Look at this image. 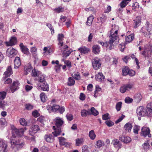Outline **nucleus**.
Segmentation results:
<instances>
[{
	"instance_id": "f257e3e1",
	"label": "nucleus",
	"mask_w": 152,
	"mask_h": 152,
	"mask_svg": "<svg viewBox=\"0 0 152 152\" xmlns=\"http://www.w3.org/2000/svg\"><path fill=\"white\" fill-rule=\"evenodd\" d=\"M26 130V127L20 129L16 128L13 130V135L10 139V143L12 148H15L17 149H19L23 147L24 144L23 141L21 140H19V137L16 136L15 134L18 136H21Z\"/></svg>"
},
{
	"instance_id": "f03ea898",
	"label": "nucleus",
	"mask_w": 152,
	"mask_h": 152,
	"mask_svg": "<svg viewBox=\"0 0 152 152\" xmlns=\"http://www.w3.org/2000/svg\"><path fill=\"white\" fill-rule=\"evenodd\" d=\"M115 27V25L112 26V29L110 31V35L109 37V40L107 42L110 50H111L113 48V43L114 42H118V37L117 36L118 30H114V28Z\"/></svg>"
},
{
	"instance_id": "7ed1b4c3",
	"label": "nucleus",
	"mask_w": 152,
	"mask_h": 152,
	"mask_svg": "<svg viewBox=\"0 0 152 152\" xmlns=\"http://www.w3.org/2000/svg\"><path fill=\"white\" fill-rule=\"evenodd\" d=\"M55 125L56 127L53 126V129L54 130V132H52L54 137H57L60 135L62 132L61 127L64 123V122L62 119L59 117H56L55 118Z\"/></svg>"
},
{
	"instance_id": "20e7f679",
	"label": "nucleus",
	"mask_w": 152,
	"mask_h": 152,
	"mask_svg": "<svg viewBox=\"0 0 152 152\" xmlns=\"http://www.w3.org/2000/svg\"><path fill=\"white\" fill-rule=\"evenodd\" d=\"M12 74V71L11 66H9L7 67V71L4 72L3 77L2 78V80L4 82V84H9L11 83L12 79L10 78H8V77Z\"/></svg>"
},
{
	"instance_id": "39448f33",
	"label": "nucleus",
	"mask_w": 152,
	"mask_h": 152,
	"mask_svg": "<svg viewBox=\"0 0 152 152\" xmlns=\"http://www.w3.org/2000/svg\"><path fill=\"white\" fill-rule=\"evenodd\" d=\"M100 61V60L97 58H95L92 60V66L95 69L97 70L100 68L101 65Z\"/></svg>"
},
{
	"instance_id": "423d86ee",
	"label": "nucleus",
	"mask_w": 152,
	"mask_h": 152,
	"mask_svg": "<svg viewBox=\"0 0 152 152\" xmlns=\"http://www.w3.org/2000/svg\"><path fill=\"white\" fill-rule=\"evenodd\" d=\"M141 135L144 137L148 136L149 137H151V136L150 133L149 129L146 127H142L141 129Z\"/></svg>"
},
{
	"instance_id": "0eeeda50",
	"label": "nucleus",
	"mask_w": 152,
	"mask_h": 152,
	"mask_svg": "<svg viewBox=\"0 0 152 152\" xmlns=\"http://www.w3.org/2000/svg\"><path fill=\"white\" fill-rule=\"evenodd\" d=\"M136 113L139 116H147V109L146 110L142 106L138 107L136 110Z\"/></svg>"
},
{
	"instance_id": "6e6552de",
	"label": "nucleus",
	"mask_w": 152,
	"mask_h": 152,
	"mask_svg": "<svg viewBox=\"0 0 152 152\" xmlns=\"http://www.w3.org/2000/svg\"><path fill=\"white\" fill-rule=\"evenodd\" d=\"M6 92L5 91L0 92V108H4L6 105V103L3 100L6 97Z\"/></svg>"
},
{
	"instance_id": "1a4fd4ad",
	"label": "nucleus",
	"mask_w": 152,
	"mask_h": 152,
	"mask_svg": "<svg viewBox=\"0 0 152 152\" xmlns=\"http://www.w3.org/2000/svg\"><path fill=\"white\" fill-rule=\"evenodd\" d=\"M17 53V50L15 49L12 48H10L7 50L6 54L8 56L11 58L15 56Z\"/></svg>"
},
{
	"instance_id": "9d476101",
	"label": "nucleus",
	"mask_w": 152,
	"mask_h": 152,
	"mask_svg": "<svg viewBox=\"0 0 152 152\" xmlns=\"http://www.w3.org/2000/svg\"><path fill=\"white\" fill-rule=\"evenodd\" d=\"M40 129L38 125H33L29 130V134L33 136L34 134L36 133Z\"/></svg>"
},
{
	"instance_id": "9b49d317",
	"label": "nucleus",
	"mask_w": 152,
	"mask_h": 152,
	"mask_svg": "<svg viewBox=\"0 0 152 152\" xmlns=\"http://www.w3.org/2000/svg\"><path fill=\"white\" fill-rule=\"evenodd\" d=\"M132 86L130 84H126L123 85L120 88V92L124 93L126 91H129L132 88Z\"/></svg>"
},
{
	"instance_id": "f8f14e48",
	"label": "nucleus",
	"mask_w": 152,
	"mask_h": 152,
	"mask_svg": "<svg viewBox=\"0 0 152 152\" xmlns=\"http://www.w3.org/2000/svg\"><path fill=\"white\" fill-rule=\"evenodd\" d=\"M37 86L39 89L40 88L41 89L44 91H48L49 90V86L48 85L46 82L43 83V84H37Z\"/></svg>"
},
{
	"instance_id": "ddd939ff",
	"label": "nucleus",
	"mask_w": 152,
	"mask_h": 152,
	"mask_svg": "<svg viewBox=\"0 0 152 152\" xmlns=\"http://www.w3.org/2000/svg\"><path fill=\"white\" fill-rule=\"evenodd\" d=\"M7 143L6 141L0 138V151L6 150Z\"/></svg>"
},
{
	"instance_id": "4468645a",
	"label": "nucleus",
	"mask_w": 152,
	"mask_h": 152,
	"mask_svg": "<svg viewBox=\"0 0 152 152\" xmlns=\"http://www.w3.org/2000/svg\"><path fill=\"white\" fill-rule=\"evenodd\" d=\"M147 116H152V102L148 104L147 105Z\"/></svg>"
},
{
	"instance_id": "2eb2a0df",
	"label": "nucleus",
	"mask_w": 152,
	"mask_h": 152,
	"mask_svg": "<svg viewBox=\"0 0 152 152\" xmlns=\"http://www.w3.org/2000/svg\"><path fill=\"white\" fill-rule=\"evenodd\" d=\"M96 80L100 82H103L105 79V76L102 72H99L95 75Z\"/></svg>"
},
{
	"instance_id": "dca6fc26",
	"label": "nucleus",
	"mask_w": 152,
	"mask_h": 152,
	"mask_svg": "<svg viewBox=\"0 0 152 152\" xmlns=\"http://www.w3.org/2000/svg\"><path fill=\"white\" fill-rule=\"evenodd\" d=\"M112 144L115 147L119 148H121L122 146V144L119 140L116 139H114L113 140Z\"/></svg>"
},
{
	"instance_id": "f3484780",
	"label": "nucleus",
	"mask_w": 152,
	"mask_h": 152,
	"mask_svg": "<svg viewBox=\"0 0 152 152\" xmlns=\"http://www.w3.org/2000/svg\"><path fill=\"white\" fill-rule=\"evenodd\" d=\"M19 84L17 81L13 82L12 86L10 87L11 91L12 93H13L17 89Z\"/></svg>"
},
{
	"instance_id": "a211bd4d",
	"label": "nucleus",
	"mask_w": 152,
	"mask_h": 152,
	"mask_svg": "<svg viewBox=\"0 0 152 152\" xmlns=\"http://www.w3.org/2000/svg\"><path fill=\"white\" fill-rule=\"evenodd\" d=\"M119 140L124 143L129 142L131 141V139L129 137L124 136L120 137Z\"/></svg>"
},
{
	"instance_id": "6ab92c4d",
	"label": "nucleus",
	"mask_w": 152,
	"mask_h": 152,
	"mask_svg": "<svg viewBox=\"0 0 152 152\" xmlns=\"http://www.w3.org/2000/svg\"><path fill=\"white\" fill-rule=\"evenodd\" d=\"M20 46L22 52L24 53L27 55L29 53L28 49L24 46L22 43L20 44Z\"/></svg>"
},
{
	"instance_id": "aec40b11",
	"label": "nucleus",
	"mask_w": 152,
	"mask_h": 152,
	"mask_svg": "<svg viewBox=\"0 0 152 152\" xmlns=\"http://www.w3.org/2000/svg\"><path fill=\"white\" fill-rule=\"evenodd\" d=\"M145 28L147 31L148 32V35L152 34V24H151L148 22H147Z\"/></svg>"
},
{
	"instance_id": "412c9836",
	"label": "nucleus",
	"mask_w": 152,
	"mask_h": 152,
	"mask_svg": "<svg viewBox=\"0 0 152 152\" xmlns=\"http://www.w3.org/2000/svg\"><path fill=\"white\" fill-rule=\"evenodd\" d=\"M64 38V35L62 34H59L58 36V40L59 41L58 45H60L61 46H62L63 44V40Z\"/></svg>"
},
{
	"instance_id": "4be33fe9",
	"label": "nucleus",
	"mask_w": 152,
	"mask_h": 152,
	"mask_svg": "<svg viewBox=\"0 0 152 152\" xmlns=\"http://www.w3.org/2000/svg\"><path fill=\"white\" fill-rule=\"evenodd\" d=\"M134 27L135 28H136L138 27L141 23V18L140 17H137L134 20Z\"/></svg>"
},
{
	"instance_id": "5701e85b",
	"label": "nucleus",
	"mask_w": 152,
	"mask_h": 152,
	"mask_svg": "<svg viewBox=\"0 0 152 152\" xmlns=\"http://www.w3.org/2000/svg\"><path fill=\"white\" fill-rule=\"evenodd\" d=\"M17 42L16 38L15 37H12L10 40L9 42H6L7 46H13Z\"/></svg>"
},
{
	"instance_id": "b1692460",
	"label": "nucleus",
	"mask_w": 152,
	"mask_h": 152,
	"mask_svg": "<svg viewBox=\"0 0 152 152\" xmlns=\"http://www.w3.org/2000/svg\"><path fill=\"white\" fill-rule=\"evenodd\" d=\"M21 64L20 58L17 57H15L14 61L15 68H18Z\"/></svg>"
},
{
	"instance_id": "393cba45",
	"label": "nucleus",
	"mask_w": 152,
	"mask_h": 152,
	"mask_svg": "<svg viewBox=\"0 0 152 152\" xmlns=\"http://www.w3.org/2000/svg\"><path fill=\"white\" fill-rule=\"evenodd\" d=\"M37 80L38 82L37 84H42L46 82L45 79V76L43 75H42L39 77L37 79Z\"/></svg>"
},
{
	"instance_id": "a878e982",
	"label": "nucleus",
	"mask_w": 152,
	"mask_h": 152,
	"mask_svg": "<svg viewBox=\"0 0 152 152\" xmlns=\"http://www.w3.org/2000/svg\"><path fill=\"white\" fill-rule=\"evenodd\" d=\"M72 52L71 50H64L63 53V60H64Z\"/></svg>"
},
{
	"instance_id": "bb28decb",
	"label": "nucleus",
	"mask_w": 152,
	"mask_h": 152,
	"mask_svg": "<svg viewBox=\"0 0 152 152\" xmlns=\"http://www.w3.org/2000/svg\"><path fill=\"white\" fill-rule=\"evenodd\" d=\"M134 38V34L128 36L126 38V44L132 41Z\"/></svg>"
},
{
	"instance_id": "cd10ccee",
	"label": "nucleus",
	"mask_w": 152,
	"mask_h": 152,
	"mask_svg": "<svg viewBox=\"0 0 152 152\" xmlns=\"http://www.w3.org/2000/svg\"><path fill=\"white\" fill-rule=\"evenodd\" d=\"M100 48L98 45H94L92 47L93 52L95 54H98L100 52Z\"/></svg>"
},
{
	"instance_id": "c85d7f7f",
	"label": "nucleus",
	"mask_w": 152,
	"mask_h": 152,
	"mask_svg": "<svg viewBox=\"0 0 152 152\" xmlns=\"http://www.w3.org/2000/svg\"><path fill=\"white\" fill-rule=\"evenodd\" d=\"M142 99V96L140 94H137L134 95V100L136 103H139Z\"/></svg>"
},
{
	"instance_id": "c756f323",
	"label": "nucleus",
	"mask_w": 152,
	"mask_h": 152,
	"mask_svg": "<svg viewBox=\"0 0 152 152\" xmlns=\"http://www.w3.org/2000/svg\"><path fill=\"white\" fill-rule=\"evenodd\" d=\"M44 138L46 140L49 142H52L53 141V137L51 134L46 135Z\"/></svg>"
},
{
	"instance_id": "7c9ffc66",
	"label": "nucleus",
	"mask_w": 152,
	"mask_h": 152,
	"mask_svg": "<svg viewBox=\"0 0 152 152\" xmlns=\"http://www.w3.org/2000/svg\"><path fill=\"white\" fill-rule=\"evenodd\" d=\"M81 113L82 117H86L87 115L91 114V112L89 110H88L85 109L81 110Z\"/></svg>"
},
{
	"instance_id": "2f4dec72",
	"label": "nucleus",
	"mask_w": 152,
	"mask_h": 152,
	"mask_svg": "<svg viewBox=\"0 0 152 152\" xmlns=\"http://www.w3.org/2000/svg\"><path fill=\"white\" fill-rule=\"evenodd\" d=\"M132 127V124L128 123L126 124L124 126V128L126 131L130 132Z\"/></svg>"
},
{
	"instance_id": "473e14b6",
	"label": "nucleus",
	"mask_w": 152,
	"mask_h": 152,
	"mask_svg": "<svg viewBox=\"0 0 152 152\" xmlns=\"http://www.w3.org/2000/svg\"><path fill=\"white\" fill-rule=\"evenodd\" d=\"M84 141V139L82 138H77L76 140V145L79 146L83 144Z\"/></svg>"
},
{
	"instance_id": "72a5a7b5",
	"label": "nucleus",
	"mask_w": 152,
	"mask_h": 152,
	"mask_svg": "<svg viewBox=\"0 0 152 152\" xmlns=\"http://www.w3.org/2000/svg\"><path fill=\"white\" fill-rule=\"evenodd\" d=\"M41 74L40 72L34 68L32 70V75L34 77H38Z\"/></svg>"
},
{
	"instance_id": "f704fd0d",
	"label": "nucleus",
	"mask_w": 152,
	"mask_h": 152,
	"mask_svg": "<svg viewBox=\"0 0 152 152\" xmlns=\"http://www.w3.org/2000/svg\"><path fill=\"white\" fill-rule=\"evenodd\" d=\"M89 136L91 139L94 140L95 139L96 135L94 130H92L89 132Z\"/></svg>"
},
{
	"instance_id": "c9c22d12",
	"label": "nucleus",
	"mask_w": 152,
	"mask_h": 152,
	"mask_svg": "<svg viewBox=\"0 0 152 152\" xmlns=\"http://www.w3.org/2000/svg\"><path fill=\"white\" fill-rule=\"evenodd\" d=\"M142 149L145 150H148L149 149L150 146L149 144L146 142L144 143L142 145Z\"/></svg>"
},
{
	"instance_id": "e433bc0d",
	"label": "nucleus",
	"mask_w": 152,
	"mask_h": 152,
	"mask_svg": "<svg viewBox=\"0 0 152 152\" xmlns=\"http://www.w3.org/2000/svg\"><path fill=\"white\" fill-rule=\"evenodd\" d=\"M94 18L93 16L92 15L87 18V20L86 22L87 24L89 26H90Z\"/></svg>"
},
{
	"instance_id": "4c0bfd02",
	"label": "nucleus",
	"mask_w": 152,
	"mask_h": 152,
	"mask_svg": "<svg viewBox=\"0 0 152 152\" xmlns=\"http://www.w3.org/2000/svg\"><path fill=\"white\" fill-rule=\"evenodd\" d=\"M73 78L76 80H79L80 79V74L78 72L74 73L72 75Z\"/></svg>"
},
{
	"instance_id": "58836bf2",
	"label": "nucleus",
	"mask_w": 152,
	"mask_h": 152,
	"mask_svg": "<svg viewBox=\"0 0 152 152\" xmlns=\"http://www.w3.org/2000/svg\"><path fill=\"white\" fill-rule=\"evenodd\" d=\"M129 69L128 67L125 66L122 69L123 75L124 76L128 74Z\"/></svg>"
},
{
	"instance_id": "ea45409f",
	"label": "nucleus",
	"mask_w": 152,
	"mask_h": 152,
	"mask_svg": "<svg viewBox=\"0 0 152 152\" xmlns=\"http://www.w3.org/2000/svg\"><path fill=\"white\" fill-rule=\"evenodd\" d=\"M32 69V66L30 64H28L24 68V69L26 72V74L27 75L28 72H30Z\"/></svg>"
},
{
	"instance_id": "a19ab883",
	"label": "nucleus",
	"mask_w": 152,
	"mask_h": 152,
	"mask_svg": "<svg viewBox=\"0 0 152 152\" xmlns=\"http://www.w3.org/2000/svg\"><path fill=\"white\" fill-rule=\"evenodd\" d=\"M40 96L42 102H44L46 101L47 97L44 93H41L40 94Z\"/></svg>"
},
{
	"instance_id": "79ce46f5",
	"label": "nucleus",
	"mask_w": 152,
	"mask_h": 152,
	"mask_svg": "<svg viewBox=\"0 0 152 152\" xmlns=\"http://www.w3.org/2000/svg\"><path fill=\"white\" fill-rule=\"evenodd\" d=\"M78 50L82 53H83L84 54L87 53L89 51L88 48H86L85 47L80 48L78 49Z\"/></svg>"
},
{
	"instance_id": "37998d69",
	"label": "nucleus",
	"mask_w": 152,
	"mask_h": 152,
	"mask_svg": "<svg viewBox=\"0 0 152 152\" xmlns=\"http://www.w3.org/2000/svg\"><path fill=\"white\" fill-rule=\"evenodd\" d=\"M96 145L98 148H100L101 147L104 146V142L101 140H99L96 142Z\"/></svg>"
},
{
	"instance_id": "c03bdc74",
	"label": "nucleus",
	"mask_w": 152,
	"mask_h": 152,
	"mask_svg": "<svg viewBox=\"0 0 152 152\" xmlns=\"http://www.w3.org/2000/svg\"><path fill=\"white\" fill-rule=\"evenodd\" d=\"M75 83V81L72 77H69L68 78V85L71 86L74 85Z\"/></svg>"
},
{
	"instance_id": "a18cd8bd",
	"label": "nucleus",
	"mask_w": 152,
	"mask_h": 152,
	"mask_svg": "<svg viewBox=\"0 0 152 152\" xmlns=\"http://www.w3.org/2000/svg\"><path fill=\"white\" fill-rule=\"evenodd\" d=\"M59 108V106L58 105L54 104L51 107V109L53 112H56L58 110Z\"/></svg>"
},
{
	"instance_id": "49530a36",
	"label": "nucleus",
	"mask_w": 152,
	"mask_h": 152,
	"mask_svg": "<svg viewBox=\"0 0 152 152\" xmlns=\"http://www.w3.org/2000/svg\"><path fill=\"white\" fill-rule=\"evenodd\" d=\"M122 102H120L117 103L115 106V108L117 111H119L121 108Z\"/></svg>"
},
{
	"instance_id": "de8ad7c7",
	"label": "nucleus",
	"mask_w": 152,
	"mask_h": 152,
	"mask_svg": "<svg viewBox=\"0 0 152 152\" xmlns=\"http://www.w3.org/2000/svg\"><path fill=\"white\" fill-rule=\"evenodd\" d=\"M91 114H92L94 116H96L98 114V112L97 111L95 110V108L92 107L91 108Z\"/></svg>"
},
{
	"instance_id": "09e8293b",
	"label": "nucleus",
	"mask_w": 152,
	"mask_h": 152,
	"mask_svg": "<svg viewBox=\"0 0 152 152\" xmlns=\"http://www.w3.org/2000/svg\"><path fill=\"white\" fill-rule=\"evenodd\" d=\"M31 52L33 56H36L37 55V49L35 47H33L31 48Z\"/></svg>"
},
{
	"instance_id": "8fccbe9b",
	"label": "nucleus",
	"mask_w": 152,
	"mask_h": 152,
	"mask_svg": "<svg viewBox=\"0 0 152 152\" xmlns=\"http://www.w3.org/2000/svg\"><path fill=\"white\" fill-rule=\"evenodd\" d=\"M20 124L21 125L23 126H26L27 124V122L26 121V120L23 118H20L19 120Z\"/></svg>"
},
{
	"instance_id": "3c124183",
	"label": "nucleus",
	"mask_w": 152,
	"mask_h": 152,
	"mask_svg": "<svg viewBox=\"0 0 152 152\" xmlns=\"http://www.w3.org/2000/svg\"><path fill=\"white\" fill-rule=\"evenodd\" d=\"M66 117L68 120L71 121L73 118V115L70 113H67L66 115Z\"/></svg>"
},
{
	"instance_id": "603ef678",
	"label": "nucleus",
	"mask_w": 152,
	"mask_h": 152,
	"mask_svg": "<svg viewBox=\"0 0 152 152\" xmlns=\"http://www.w3.org/2000/svg\"><path fill=\"white\" fill-rule=\"evenodd\" d=\"M140 126H135L134 127L133 129V132L134 133L136 134H137L138 133V131L140 129Z\"/></svg>"
},
{
	"instance_id": "864d4df0",
	"label": "nucleus",
	"mask_w": 152,
	"mask_h": 152,
	"mask_svg": "<svg viewBox=\"0 0 152 152\" xmlns=\"http://www.w3.org/2000/svg\"><path fill=\"white\" fill-rule=\"evenodd\" d=\"M133 99L132 98H130L129 97H127L126 98L125 100V102L127 103H130L132 102Z\"/></svg>"
},
{
	"instance_id": "5fc2aeb1",
	"label": "nucleus",
	"mask_w": 152,
	"mask_h": 152,
	"mask_svg": "<svg viewBox=\"0 0 152 152\" xmlns=\"http://www.w3.org/2000/svg\"><path fill=\"white\" fill-rule=\"evenodd\" d=\"M106 124L109 127L111 126L114 125V123L111 121H106L105 122Z\"/></svg>"
},
{
	"instance_id": "6e6d98bb",
	"label": "nucleus",
	"mask_w": 152,
	"mask_h": 152,
	"mask_svg": "<svg viewBox=\"0 0 152 152\" xmlns=\"http://www.w3.org/2000/svg\"><path fill=\"white\" fill-rule=\"evenodd\" d=\"M102 118L104 120H106L110 119V118L109 116V114L108 113H106L102 115Z\"/></svg>"
},
{
	"instance_id": "4d7b16f0",
	"label": "nucleus",
	"mask_w": 152,
	"mask_h": 152,
	"mask_svg": "<svg viewBox=\"0 0 152 152\" xmlns=\"http://www.w3.org/2000/svg\"><path fill=\"white\" fill-rule=\"evenodd\" d=\"M59 143L60 145H62L63 143L65 142L66 140L65 138L64 137H58Z\"/></svg>"
},
{
	"instance_id": "13d9d810",
	"label": "nucleus",
	"mask_w": 152,
	"mask_h": 152,
	"mask_svg": "<svg viewBox=\"0 0 152 152\" xmlns=\"http://www.w3.org/2000/svg\"><path fill=\"white\" fill-rule=\"evenodd\" d=\"M98 42L99 44H100L102 46H104L105 47H109V45H108L107 42H106L105 43H104L102 41H98Z\"/></svg>"
},
{
	"instance_id": "bf43d9fd",
	"label": "nucleus",
	"mask_w": 152,
	"mask_h": 152,
	"mask_svg": "<svg viewBox=\"0 0 152 152\" xmlns=\"http://www.w3.org/2000/svg\"><path fill=\"white\" fill-rule=\"evenodd\" d=\"M64 8L62 7H58L54 9V10L57 13H59L60 12H63L64 11Z\"/></svg>"
},
{
	"instance_id": "052dcab7",
	"label": "nucleus",
	"mask_w": 152,
	"mask_h": 152,
	"mask_svg": "<svg viewBox=\"0 0 152 152\" xmlns=\"http://www.w3.org/2000/svg\"><path fill=\"white\" fill-rule=\"evenodd\" d=\"M25 108L27 110H31L33 108V106L30 104H27L25 105Z\"/></svg>"
},
{
	"instance_id": "680f3d73",
	"label": "nucleus",
	"mask_w": 152,
	"mask_h": 152,
	"mask_svg": "<svg viewBox=\"0 0 152 152\" xmlns=\"http://www.w3.org/2000/svg\"><path fill=\"white\" fill-rule=\"evenodd\" d=\"M82 152H90L88 147L86 146H84L82 148Z\"/></svg>"
},
{
	"instance_id": "e2e57ef3",
	"label": "nucleus",
	"mask_w": 152,
	"mask_h": 152,
	"mask_svg": "<svg viewBox=\"0 0 152 152\" xmlns=\"http://www.w3.org/2000/svg\"><path fill=\"white\" fill-rule=\"evenodd\" d=\"M32 115L35 117H37L39 115V113L36 110L34 111L32 113Z\"/></svg>"
},
{
	"instance_id": "0e129e2a",
	"label": "nucleus",
	"mask_w": 152,
	"mask_h": 152,
	"mask_svg": "<svg viewBox=\"0 0 152 152\" xmlns=\"http://www.w3.org/2000/svg\"><path fill=\"white\" fill-rule=\"evenodd\" d=\"M131 57L132 59H135V61L136 62V64L137 66L139 68H140V67L139 65V63L138 60L137 59V58L136 57H135V56L134 55H132L131 56Z\"/></svg>"
},
{
	"instance_id": "69168bd1",
	"label": "nucleus",
	"mask_w": 152,
	"mask_h": 152,
	"mask_svg": "<svg viewBox=\"0 0 152 152\" xmlns=\"http://www.w3.org/2000/svg\"><path fill=\"white\" fill-rule=\"evenodd\" d=\"M135 74V72L134 70L129 69L128 75H129L130 76H134Z\"/></svg>"
},
{
	"instance_id": "338daca9",
	"label": "nucleus",
	"mask_w": 152,
	"mask_h": 152,
	"mask_svg": "<svg viewBox=\"0 0 152 152\" xmlns=\"http://www.w3.org/2000/svg\"><path fill=\"white\" fill-rule=\"evenodd\" d=\"M125 116L124 115H122V116L120 117L118 120H117L115 121V123L116 124H118V123L121 122L124 118Z\"/></svg>"
},
{
	"instance_id": "774afa93",
	"label": "nucleus",
	"mask_w": 152,
	"mask_h": 152,
	"mask_svg": "<svg viewBox=\"0 0 152 152\" xmlns=\"http://www.w3.org/2000/svg\"><path fill=\"white\" fill-rule=\"evenodd\" d=\"M37 121H38L42 124L43 123L44 121V118L43 117L40 116L37 118Z\"/></svg>"
}]
</instances>
